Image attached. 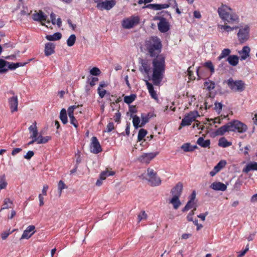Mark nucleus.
Instances as JSON below:
<instances>
[{"label":"nucleus","instance_id":"bb28decb","mask_svg":"<svg viewBox=\"0 0 257 257\" xmlns=\"http://www.w3.org/2000/svg\"><path fill=\"white\" fill-rule=\"evenodd\" d=\"M62 37V34L59 32L54 33L52 35H47L46 38L49 41H57L60 40Z\"/></svg>","mask_w":257,"mask_h":257},{"label":"nucleus","instance_id":"39448f33","mask_svg":"<svg viewBox=\"0 0 257 257\" xmlns=\"http://www.w3.org/2000/svg\"><path fill=\"white\" fill-rule=\"evenodd\" d=\"M226 83L230 89L235 92H242L245 88V84L242 80H234L230 78L227 80Z\"/></svg>","mask_w":257,"mask_h":257},{"label":"nucleus","instance_id":"20e7f679","mask_svg":"<svg viewBox=\"0 0 257 257\" xmlns=\"http://www.w3.org/2000/svg\"><path fill=\"white\" fill-rule=\"evenodd\" d=\"M232 9L226 5L222 4L218 8L217 12L219 17L224 22L229 24L238 23L239 18L235 13H230Z\"/></svg>","mask_w":257,"mask_h":257},{"label":"nucleus","instance_id":"3c124183","mask_svg":"<svg viewBox=\"0 0 257 257\" xmlns=\"http://www.w3.org/2000/svg\"><path fill=\"white\" fill-rule=\"evenodd\" d=\"M114 124L113 122H109L106 126V132L109 133L111 132L113 130H114Z\"/></svg>","mask_w":257,"mask_h":257},{"label":"nucleus","instance_id":"7c9ffc66","mask_svg":"<svg viewBox=\"0 0 257 257\" xmlns=\"http://www.w3.org/2000/svg\"><path fill=\"white\" fill-rule=\"evenodd\" d=\"M218 28H219L221 30H223L224 31L227 32H230L233 31L234 30H236L238 28L237 26L234 27H230V26L227 25H218Z\"/></svg>","mask_w":257,"mask_h":257},{"label":"nucleus","instance_id":"1a4fd4ad","mask_svg":"<svg viewBox=\"0 0 257 257\" xmlns=\"http://www.w3.org/2000/svg\"><path fill=\"white\" fill-rule=\"evenodd\" d=\"M139 20L140 19L138 17H131L123 20L122 21V26L123 28L130 29L139 24Z\"/></svg>","mask_w":257,"mask_h":257},{"label":"nucleus","instance_id":"cd10ccee","mask_svg":"<svg viewBox=\"0 0 257 257\" xmlns=\"http://www.w3.org/2000/svg\"><path fill=\"white\" fill-rule=\"evenodd\" d=\"M232 145L231 142L227 141L225 138H221L219 140L218 146L223 148H226Z\"/></svg>","mask_w":257,"mask_h":257},{"label":"nucleus","instance_id":"f8f14e48","mask_svg":"<svg viewBox=\"0 0 257 257\" xmlns=\"http://www.w3.org/2000/svg\"><path fill=\"white\" fill-rule=\"evenodd\" d=\"M90 151L94 154H98L102 151L101 146L95 137L91 138V142L90 144Z\"/></svg>","mask_w":257,"mask_h":257},{"label":"nucleus","instance_id":"412c9836","mask_svg":"<svg viewBox=\"0 0 257 257\" xmlns=\"http://www.w3.org/2000/svg\"><path fill=\"white\" fill-rule=\"evenodd\" d=\"M250 49L248 46H245L242 48V49L239 51L238 53L240 55V59L244 60L249 56Z\"/></svg>","mask_w":257,"mask_h":257},{"label":"nucleus","instance_id":"7ed1b4c3","mask_svg":"<svg viewBox=\"0 0 257 257\" xmlns=\"http://www.w3.org/2000/svg\"><path fill=\"white\" fill-rule=\"evenodd\" d=\"M247 126L238 120H233L229 122L217 129L215 133L217 135L222 136L226 132L237 131L239 133H243L246 131Z\"/></svg>","mask_w":257,"mask_h":257},{"label":"nucleus","instance_id":"5701e85b","mask_svg":"<svg viewBox=\"0 0 257 257\" xmlns=\"http://www.w3.org/2000/svg\"><path fill=\"white\" fill-rule=\"evenodd\" d=\"M29 130L30 132L32 133L30 138H37L38 137V132L37 130L36 121H34L33 123L31 126H30L29 127Z\"/></svg>","mask_w":257,"mask_h":257},{"label":"nucleus","instance_id":"338daca9","mask_svg":"<svg viewBox=\"0 0 257 257\" xmlns=\"http://www.w3.org/2000/svg\"><path fill=\"white\" fill-rule=\"evenodd\" d=\"M56 15L53 13H52L50 14V18L53 25L56 24Z\"/></svg>","mask_w":257,"mask_h":257},{"label":"nucleus","instance_id":"c9c22d12","mask_svg":"<svg viewBox=\"0 0 257 257\" xmlns=\"http://www.w3.org/2000/svg\"><path fill=\"white\" fill-rule=\"evenodd\" d=\"M13 204V201H11L9 198H6L4 201V204L0 210V211H1L2 210L11 208V205Z\"/></svg>","mask_w":257,"mask_h":257},{"label":"nucleus","instance_id":"49530a36","mask_svg":"<svg viewBox=\"0 0 257 257\" xmlns=\"http://www.w3.org/2000/svg\"><path fill=\"white\" fill-rule=\"evenodd\" d=\"M214 109L216 110V111L219 114L222 110L223 105L220 102H215L214 103Z\"/></svg>","mask_w":257,"mask_h":257},{"label":"nucleus","instance_id":"9b49d317","mask_svg":"<svg viewBox=\"0 0 257 257\" xmlns=\"http://www.w3.org/2000/svg\"><path fill=\"white\" fill-rule=\"evenodd\" d=\"M9 93L13 95V96L8 99V102L12 112L17 111L18 110V99L17 95H15L13 91H10Z\"/></svg>","mask_w":257,"mask_h":257},{"label":"nucleus","instance_id":"aec40b11","mask_svg":"<svg viewBox=\"0 0 257 257\" xmlns=\"http://www.w3.org/2000/svg\"><path fill=\"white\" fill-rule=\"evenodd\" d=\"M143 179L151 186H158L161 183L160 178H143Z\"/></svg>","mask_w":257,"mask_h":257},{"label":"nucleus","instance_id":"2f4dec72","mask_svg":"<svg viewBox=\"0 0 257 257\" xmlns=\"http://www.w3.org/2000/svg\"><path fill=\"white\" fill-rule=\"evenodd\" d=\"M60 118L63 124H66L68 122L67 112L65 109H61L60 114Z\"/></svg>","mask_w":257,"mask_h":257},{"label":"nucleus","instance_id":"e433bc0d","mask_svg":"<svg viewBox=\"0 0 257 257\" xmlns=\"http://www.w3.org/2000/svg\"><path fill=\"white\" fill-rule=\"evenodd\" d=\"M204 85L208 90L210 91L215 88V84L213 81L208 80L204 82Z\"/></svg>","mask_w":257,"mask_h":257},{"label":"nucleus","instance_id":"393cba45","mask_svg":"<svg viewBox=\"0 0 257 257\" xmlns=\"http://www.w3.org/2000/svg\"><path fill=\"white\" fill-rule=\"evenodd\" d=\"M169 203L173 205L174 209H177L181 204L179 197L177 196H173L170 199Z\"/></svg>","mask_w":257,"mask_h":257},{"label":"nucleus","instance_id":"37998d69","mask_svg":"<svg viewBox=\"0 0 257 257\" xmlns=\"http://www.w3.org/2000/svg\"><path fill=\"white\" fill-rule=\"evenodd\" d=\"M67 186L62 180H60L58 184V189L59 191V196L61 195L62 191L64 189L67 188Z\"/></svg>","mask_w":257,"mask_h":257},{"label":"nucleus","instance_id":"b1692460","mask_svg":"<svg viewBox=\"0 0 257 257\" xmlns=\"http://www.w3.org/2000/svg\"><path fill=\"white\" fill-rule=\"evenodd\" d=\"M238 59L239 57L237 56L232 55L228 57L227 58V61L230 65L232 66H235L238 63Z\"/></svg>","mask_w":257,"mask_h":257},{"label":"nucleus","instance_id":"e2e57ef3","mask_svg":"<svg viewBox=\"0 0 257 257\" xmlns=\"http://www.w3.org/2000/svg\"><path fill=\"white\" fill-rule=\"evenodd\" d=\"M98 81V79L97 77H92L91 81L89 82V84L91 86H93L95 85L96 82Z\"/></svg>","mask_w":257,"mask_h":257},{"label":"nucleus","instance_id":"ea45409f","mask_svg":"<svg viewBox=\"0 0 257 257\" xmlns=\"http://www.w3.org/2000/svg\"><path fill=\"white\" fill-rule=\"evenodd\" d=\"M147 134V131L144 128H141V130H140L138 135V141H142L143 139V138L146 136Z\"/></svg>","mask_w":257,"mask_h":257},{"label":"nucleus","instance_id":"a211bd4d","mask_svg":"<svg viewBox=\"0 0 257 257\" xmlns=\"http://www.w3.org/2000/svg\"><path fill=\"white\" fill-rule=\"evenodd\" d=\"M226 165V162L225 160H221L214 167L213 170L210 172V175L211 176H214L221 169H222L223 167H224Z\"/></svg>","mask_w":257,"mask_h":257},{"label":"nucleus","instance_id":"9d476101","mask_svg":"<svg viewBox=\"0 0 257 257\" xmlns=\"http://www.w3.org/2000/svg\"><path fill=\"white\" fill-rule=\"evenodd\" d=\"M160 22L158 24L159 30L162 33H166L170 29V25L166 19L163 17H159L156 18Z\"/></svg>","mask_w":257,"mask_h":257},{"label":"nucleus","instance_id":"de8ad7c7","mask_svg":"<svg viewBox=\"0 0 257 257\" xmlns=\"http://www.w3.org/2000/svg\"><path fill=\"white\" fill-rule=\"evenodd\" d=\"M157 175V173L154 169L148 168L146 171V175L148 177H155Z\"/></svg>","mask_w":257,"mask_h":257},{"label":"nucleus","instance_id":"8fccbe9b","mask_svg":"<svg viewBox=\"0 0 257 257\" xmlns=\"http://www.w3.org/2000/svg\"><path fill=\"white\" fill-rule=\"evenodd\" d=\"M204 66L210 69L211 73L214 72V66L211 61H207L205 63Z\"/></svg>","mask_w":257,"mask_h":257},{"label":"nucleus","instance_id":"f3484780","mask_svg":"<svg viewBox=\"0 0 257 257\" xmlns=\"http://www.w3.org/2000/svg\"><path fill=\"white\" fill-rule=\"evenodd\" d=\"M210 187L214 190L224 191L226 190L227 186L223 183L220 182H213Z\"/></svg>","mask_w":257,"mask_h":257},{"label":"nucleus","instance_id":"72a5a7b5","mask_svg":"<svg viewBox=\"0 0 257 257\" xmlns=\"http://www.w3.org/2000/svg\"><path fill=\"white\" fill-rule=\"evenodd\" d=\"M27 63H28V62H25V63L18 62V63H16L9 62V69L15 70L19 67L25 66Z\"/></svg>","mask_w":257,"mask_h":257},{"label":"nucleus","instance_id":"69168bd1","mask_svg":"<svg viewBox=\"0 0 257 257\" xmlns=\"http://www.w3.org/2000/svg\"><path fill=\"white\" fill-rule=\"evenodd\" d=\"M106 178H99L96 181L95 184L97 186H100L103 182V181L105 180Z\"/></svg>","mask_w":257,"mask_h":257},{"label":"nucleus","instance_id":"4468645a","mask_svg":"<svg viewBox=\"0 0 257 257\" xmlns=\"http://www.w3.org/2000/svg\"><path fill=\"white\" fill-rule=\"evenodd\" d=\"M48 16L46 15L42 11L40 10L38 12H35L32 15V19L34 21L37 22L46 21Z\"/></svg>","mask_w":257,"mask_h":257},{"label":"nucleus","instance_id":"6ab92c4d","mask_svg":"<svg viewBox=\"0 0 257 257\" xmlns=\"http://www.w3.org/2000/svg\"><path fill=\"white\" fill-rule=\"evenodd\" d=\"M253 171H257V163L255 162H249L242 170V172L245 173Z\"/></svg>","mask_w":257,"mask_h":257},{"label":"nucleus","instance_id":"f03ea898","mask_svg":"<svg viewBox=\"0 0 257 257\" xmlns=\"http://www.w3.org/2000/svg\"><path fill=\"white\" fill-rule=\"evenodd\" d=\"M144 47L148 55L151 57L157 58L160 56L159 54L161 52L162 45L158 37L153 36L145 41Z\"/></svg>","mask_w":257,"mask_h":257},{"label":"nucleus","instance_id":"052dcab7","mask_svg":"<svg viewBox=\"0 0 257 257\" xmlns=\"http://www.w3.org/2000/svg\"><path fill=\"white\" fill-rule=\"evenodd\" d=\"M172 3H173V4H174L173 8L175 9L176 13L180 15L181 14V11L179 10L178 7V4H177L176 0H172Z\"/></svg>","mask_w":257,"mask_h":257},{"label":"nucleus","instance_id":"58836bf2","mask_svg":"<svg viewBox=\"0 0 257 257\" xmlns=\"http://www.w3.org/2000/svg\"><path fill=\"white\" fill-rule=\"evenodd\" d=\"M136 95L135 94H131L129 96H125L124 97V101L127 104L132 103L135 99Z\"/></svg>","mask_w":257,"mask_h":257},{"label":"nucleus","instance_id":"473e14b6","mask_svg":"<svg viewBox=\"0 0 257 257\" xmlns=\"http://www.w3.org/2000/svg\"><path fill=\"white\" fill-rule=\"evenodd\" d=\"M231 53V51L229 49L226 48L222 50L220 55L218 57L217 59L220 61L222 59L225 58L227 56H230L229 54Z\"/></svg>","mask_w":257,"mask_h":257},{"label":"nucleus","instance_id":"f257e3e1","mask_svg":"<svg viewBox=\"0 0 257 257\" xmlns=\"http://www.w3.org/2000/svg\"><path fill=\"white\" fill-rule=\"evenodd\" d=\"M165 58L162 55L155 58L152 61L147 58H140L139 71L148 75L153 71L152 80L153 84L155 85H159L163 78L165 69Z\"/></svg>","mask_w":257,"mask_h":257},{"label":"nucleus","instance_id":"4d7b16f0","mask_svg":"<svg viewBox=\"0 0 257 257\" xmlns=\"http://www.w3.org/2000/svg\"><path fill=\"white\" fill-rule=\"evenodd\" d=\"M34 155V153L32 151H29L24 157L27 160H30Z\"/></svg>","mask_w":257,"mask_h":257},{"label":"nucleus","instance_id":"423d86ee","mask_svg":"<svg viewBox=\"0 0 257 257\" xmlns=\"http://www.w3.org/2000/svg\"><path fill=\"white\" fill-rule=\"evenodd\" d=\"M199 116V115L197 111H191L185 115L181 121L179 130L182 127L190 125L193 121L195 120L196 117Z\"/></svg>","mask_w":257,"mask_h":257},{"label":"nucleus","instance_id":"c85d7f7f","mask_svg":"<svg viewBox=\"0 0 257 257\" xmlns=\"http://www.w3.org/2000/svg\"><path fill=\"white\" fill-rule=\"evenodd\" d=\"M181 149L183 150L184 151L187 152H192L194 151L195 149L197 148V146H191L190 144L186 143L184 144L181 146Z\"/></svg>","mask_w":257,"mask_h":257},{"label":"nucleus","instance_id":"13d9d810","mask_svg":"<svg viewBox=\"0 0 257 257\" xmlns=\"http://www.w3.org/2000/svg\"><path fill=\"white\" fill-rule=\"evenodd\" d=\"M196 209V207L194 208V210L191 211L187 215V218L188 221H193V217L192 216L194 214V210Z\"/></svg>","mask_w":257,"mask_h":257},{"label":"nucleus","instance_id":"6e6d98bb","mask_svg":"<svg viewBox=\"0 0 257 257\" xmlns=\"http://www.w3.org/2000/svg\"><path fill=\"white\" fill-rule=\"evenodd\" d=\"M120 117H121V114L119 112V111L117 110V112L115 113V114L114 116V120L115 122H116L117 123H119L120 121Z\"/></svg>","mask_w":257,"mask_h":257},{"label":"nucleus","instance_id":"dca6fc26","mask_svg":"<svg viewBox=\"0 0 257 257\" xmlns=\"http://www.w3.org/2000/svg\"><path fill=\"white\" fill-rule=\"evenodd\" d=\"M183 189V184L181 182L178 183L171 191V193L173 196L180 197Z\"/></svg>","mask_w":257,"mask_h":257},{"label":"nucleus","instance_id":"c756f323","mask_svg":"<svg viewBox=\"0 0 257 257\" xmlns=\"http://www.w3.org/2000/svg\"><path fill=\"white\" fill-rule=\"evenodd\" d=\"M9 62L3 59H0V69L4 70L3 73L7 72L9 70Z\"/></svg>","mask_w":257,"mask_h":257},{"label":"nucleus","instance_id":"5fc2aeb1","mask_svg":"<svg viewBox=\"0 0 257 257\" xmlns=\"http://www.w3.org/2000/svg\"><path fill=\"white\" fill-rule=\"evenodd\" d=\"M7 183L4 178H0V189H3L6 187Z\"/></svg>","mask_w":257,"mask_h":257},{"label":"nucleus","instance_id":"6e6552de","mask_svg":"<svg viewBox=\"0 0 257 257\" xmlns=\"http://www.w3.org/2000/svg\"><path fill=\"white\" fill-rule=\"evenodd\" d=\"M94 2L97 3L96 8L100 11L104 10L107 11L110 10L116 4L115 0H108L102 2H98L97 1H95Z\"/></svg>","mask_w":257,"mask_h":257},{"label":"nucleus","instance_id":"a878e982","mask_svg":"<svg viewBox=\"0 0 257 257\" xmlns=\"http://www.w3.org/2000/svg\"><path fill=\"white\" fill-rule=\"evenodd\" d=\"M197 144L201 147L207 148L209 147L210 142L209 140H205L203 138L200 137L197 141Z\"/></svg>","mask_w":257,"mask_h":257},{"label":"nucleus","instance_id":"774afa93","mask_svg":"<svg viewBox=\"0 0 257 257\" xmlns=\"http://www.w3.org/2000/svg\"><path fill=\"white\" fill-rule=\"evenodd\" d=\"M149 92L152 98H153L155 99H157V95L156 92H155L154 89H153L152 90H150Z\"/></svg>","mask_w":257,"mask_h":257},{"label":"nucleus","instance_id":"4c0bfd02","mask_svg":"<svg viewBox=\"0 0 257 257\" xmlns=\"http://www.w3.org/2000/svg\"><path fill=\"white\" fill-rule=\"evenodd\" d=\"M76 36L74 34H72L70 36L67 40V44L69 47L73 46L76 41Z\"/></svg>","mask_w":257,"mask_h":257},{"label":"nucleus","instance_id":"864d4df0","mask_svg":"<svg viewBox=\"0 0 257 257\" xmlns=\"http://www.w3.org/2000/svg\"><path fill=\"white\" fill-rule=\"evenodd\" d=\"M147 215L145 211H141V213L138 215V218L139 219V221H141L142 220L144 219H146L147 218Z\"/></svg>","mask_w":257,"mask_h":257},{"label":"nucleus","instance_id":"2eb2a0df","mask_svg":"<svg viewBox=\"0 0 257 257\" xmlns=\"http://www.w3.org/2000/svg\"><path fill=\"white\" fill-rule=\"evenodd\" d=\"M157 155L156 153H145L139 158V160L142 163H149L150 161Z\"/></svg>","mask_w":257,"mask_h":257},{"label":"nucleus","instance_id":"09e8293b","mask_svg":"<svg viewBox=\"0 0 257 257\" xmlns=\"http://www.w3.org/2000/svg\"><path fill=\"white\" fill-rule=\"evenodd\" d=\"M90 73L91 75L94 76L99 75L100 73V70L97 67H93L90 71Z\"/></svg>","mask_w":257,"mask_h":257},{"label":"nucleus","instance_id":"79ce46f5","mask_svg":"<svg viewBox=\"0 0 257 257\" xmlns=\"http://www.w3.org/2000/svg\"><path fill=\"white\" fill-rule=\"evenodd\" d=\"M115 174L114 171L108 170L107 169L105 171H102L100 175V177H108L109 176H113Z\"/></svg>","mask_w":257,"mask_h":257},{"label":"nucleus","instance_id":"0e129e2a","mask_svg":"<svg viewBox=\"0 0 257 257\" xmlns=\"http://www.w3.org/2000/svg\"><path fill=\"white\" fill-rule=\"evenodd\" d=\"M22 151L21 148H15L14 149L12 152V155L14 156L16 155L17 154L19 153L20 152Z\"/></svg>","mask_w":257,"mask_h":257},{"label":"nucleus","instance_id":"f704fd0d","mask_svg":"<svg viewBox=\"0 0 257 257\" xmlns=\"http://www.w3.org/2000/svg\"><path fill=\"white\" fill-rule=\"evenodd\" d=\"M37 144H45L51 139V137L50 136L43 137L40 135L37 138Z\"/></svg>","mask_w":257,"mask_h":257},{"label":"nucleus","instance_id":"c03bdc74","mask_svg":"<svg viewBox=\"0 0 257 257\" xmlns=\"http://www.w3.org/2000/svg\"><path fill=\"white\" fill-rule=\"evenodd\" d=\"M194 204L195 203L194 202L192 201L191 200H189L187 202L185 206L182 209V211L185 212L188 210L189 209L193 208L194 207Z\"/></svg>","mask_w":257,"mask_h":257},{"label":"nucleus","instance_id":"680f3d73","mask_svg":"<svg viewBox=\"0 0 257 257\" xmlns=\"http://www.w3.org/2000/svg\"><path fill=\"white\" fill-rule=\"evenodd\" d=\"M14 230L11 231V232H10V231H5V232H4L2 233L1 234V237H2V238L3 239H6L8 237V236L11 234Z\"/></svg>","mask_w":257,"mask_h":257},{"label":"nucleus","instance_id":"603ef678","mask_svg":"<svg viewBox=\"0 0 257 257\" xmlns=\"http://www.w3.org/2000/svg\"><path fill=\"white\" fill-rule=\"evenodd\" d=\"M70 123L74 125L75 128H77L78 123L77 121L75 118L74 116H69Z\"/></svg>","mask_w":257,"mask_h":257},{"label":"nucleus","instance_id":"bf43d9fd","mask_svg":"<svg viewBox=\"0 0 257 257\" xmlns=\"http://www.w3.org/2000/svg\"><path fill=\"white\" fill-rule=\"evenodd\" d=\"M97 90L99 96L101 98H103L105 94H106V90L104 89H101L100 87L98 88Z\"/></svg>","mask_w":257,"mask_h":257},{"label":"nucleus","instance_id":"a18cd8bd","mask_svg":"<svg viewBox=\"0 0 257 257\" xmlns=\"http://www.w3.org/2000/svg\"><path fill=\"white\" fill-rule=\"evenodd\" d=\"M141 118H142V122H141V125H140V127L144 126L146 123H147L149 121V119H150V117H149L148 116H146V114H142Z\"/></svg>","mask_w":257,"mask_h":257},{"label":"nucleus","instance_id":"ddd939ff","mask_svg":"<svg viewBox=\"0 0 257 257\" xmlns=\"http://www.w3.org/2000/svg\"><path fill=\"white\" fill-rule=\"evenodd\" d=\"M36 232L35 226L33 225L28 226L24 231L20 239H29Z\"/></svg>","mask_w":257,"mask_h":257},{"label":"nucleus","instance_id":"4be33fe9","mask_svg":"<svg viewBox=\"0 0 257 257\" xmlns=\"http://www.w3.org/2000/svg\"><path fill=\"white\" fill-rule=\"evenodd\" d=\"M55 45L52 43H47L45 46V54L48 56L54 53Z\"/></svg>","mask_w":257,"mask_h":257},{"label":"nucleus","instance_id":"0eeeda50","mask_svg":"<svg viewBox=\"0 0 257 257\" xmlns=\"http://www.w3.org/2000/svg\"><path fill=\"white\" fill-rule=\"evenodd\" d=\"M249 28L247 26L239 29L237 33V37L240 43L242 44L248 40L249 37Z\"/></svg>","mask_w":257,"mask_h":257},{"label":"nucleus","instance_id":"a19ab883","mask_svg":"<svg viewBox=\"0 0 257 257\" xmlns=\"http://www.w3.org/2000/svg\"><path fill=\"white\" fill-rule=\"evenodd\" d=\"M133 117V123L135 128H138L140 126L139 125L140 122V118L139 116L136 115L134 116L131 115Z\"/></svg>","mask_w":257,"mask_h":257}]
</instances>
